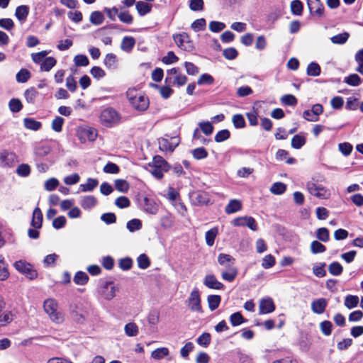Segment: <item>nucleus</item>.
I'll list each match as a JSON object with an SVG mask.
<instances>
[{
  "label": "nucleus",
  "instance_id": "nucleus-48",
  "mask_svg": "<svg viewBox=\"0 0 363 363\" xmlns=\"http://www.w3.org/2000/svg\"><path fill=\"white\" fill-rule=\"evenodd\" d=\"M359 301V297L357 296L348 295L345 297L344 303L347 308L351 309L357 306Z\"/></svg>",
  "mask_w": 363,
  "mask_h": 363
},
{
  "label": "nucleus",
  "instance_id": "nucleus-38",
  "mask_svg": "<svg viewBox=\"0 0 363 363\" xmlns=\"http://www.w3.org/2000/svg\"><path fill=\"white\" fill-rule=\"evenodd\" d=\"M221 298L219 295H209L207 298L208 307L211 311L218 308L220 305Z\"/></svg>",
  "mask_w": 363,
  "mask_h": 363
},
{
  "label": "nucleus",
  "instance_id": "nucleus-52",
  "mask_svg": "<svg viewBox=\"0 0 363 363\" xmlns=\"http://www.w3.org/2000/svg\"><path fill=\"white\" fill-rule=\"evenodd\" d=\"M9 107L11 112L18 113L22 109L23 105L19 99H12L9 102Z\"/></svg>",
  "mask_w": 363,
  "mask_h": 363
},
{
  "label": "nucleus",
  "instance_id": "nucleus-8",
  "mask_svg": "<svg viewBox=\"0 0 363 363\" xmlns=\"http://www.w3.org/2000/svg\"><path fill=\"white\" fill-rule=\"evenodd\" d=\"M173 40L177 45L183 50L191 52L194 48L189 35L185 32L173 35Z\"/></svg>",
  "mask_w": 363,
  "mask_h": 363
},
{
  "label": "nucleus",
  "instance_id": "nucleus-40",
  "mask_svg": "<svg viewBox=\"0 0 363 363\" xmlns=\"http://www.w3.org/2000/svg\"><path fill=\"white\" fill-rule=\"evenodd\" d=\"M218 233V230L217 228H213L206 233L205 238L207 245L210 247L213 245Z\"/></svg>",
  "mask_w": 363,
  "mask_h": 363
},
{
  "label": "nucleus",
  "instance_id": "nucleus-35",
  "mask_svg": "<svg viewBox=\"0 0 363 363\" xmlns=\"http://www.w3.org/2000/svg\"><path fill=\"white\" fill-rule=\"evenodd\" d=\"M57 63L56 60L52 57H46L40 64V70L44 72H49L55 66Z\"/></svg>",
  "mask_w": 363,
  "mask_h": 363
},
{
  "label": "nucleus",
  "instance_id": "nucleus-31",
  "mask_svg": "<svg viewBox=\"0 0 363 363\" xmlns=\"http://www.w3.org/2000/svg\"><path fill=\"white\" fill-rule=\"evenodd\" d=\"M99 182L96 179L89 178L86 184H82L79 185V189L83 192L91 191L98 185Z\"/></svg>",
  "mask_w": 363,
  "mask_h": 363
},
{
  "label": "nucleus",
  "instance_id": "nucleus-54",
  "mask_svg": "<svg viewBox=\"0 0 363 363\" xmlns=\"http://www.w3.org/2000/svg\"><path fill=\"white\" fill-rule=\"evenodd\" d=\"M138 267L145 269L150 265L148 257L145 254H141L137 259Z\"/></svg>",
  "mask_w": 363,
  "mask_h": 363
},
{
  "label": "nucleus",
  "instance_id": "nucleus-11",
  "mask_svg": "<svg viewBox=\"0 0 363 363\" xmlns=\"http://www.w3.org/2000/svg\"><path fill=\"white\" fill-rule=\"evenodd\" d=\"M232 224L234 226H247L253 231L257 230V222L255 218L251 216H242L236 218L232 221Z\"/></svg>",
  "mask_w": 363,
  "mask_h": 363
},
{
  "label": "nucleus",
  "instance_id": "nucleus-25",
  "mask_svg": "<svg viewBox=\"0 0 363 363\" xmlns=\"http://www.w3.org/2000/svg\"><path fill=\"white\" fill-rule=\"evenodd\" d=\"M43 223V213L38 207H36L33 212L31 225L35 228H40Z\"/></svg>",
  "mask_w": 363,
  "mask_h": 363
},
{
  "label": "nucleus",
  "instance_id": "nucleus-6",
  "mask_svg": "<svg viewBox=\"0 0 363 363\" xmlns=\"http://www.w3.org/2000/svg\"><path fill=\"white\" fill-rule=\"evenodd\" d=\"M306 188L311 195L320 199H327L330 196V190L315 182L313 179L307 182Z\"/></svg>",
  "mask_w": 363,
  "mask_h": 363
},
{
  "label": "nucleus",
  "instance_id": "nucleus-58",
  "mask_svg": "<svg viewBox=\"0 0 363 363\" xmlns=\"http://www.w3.org/2000/svg\"><path fill=\"white\" fill-rule=\"evenodd\" d=\"M230 136V133L228 130L224 129L218 131L215 135V141L216 143H222L228 140Z\"/></svg>",
  "mask_w": 363,
  "mask_h": 363
},
{
  "label": "nucleus",
  "instance_id": "nucleus-32",
  "mask_svg": "<svg viewBox=\"0 0 363 363\" xmlns=\"http://www.w3.org/2000/svg\"><path fill=\"white\" fill-rule=\"evenodd\" d=\"M9 277L8 264L5 262L4 257L0 255V281H5Z\"/></svg>",
  "mask_w": 363,
  "mask_h": 363
},
{
  "label": "nucleus",
  "instance_id": "nucleus-43",
  "mask_svg": "<svg viewBox=\"0 0 363 363\" xmlns=\"http://www.w3.org/2000/svg\"><path fill=\"white\" fill-rule=\"evenodd\" d=\"M30 72L26 69H21L16 76V81L19 83H26L30 78Z\"/></svg>",
  "mask_w": 363,
  "mask_h": 363
},
{
  "label": "nucleus",
  "instance_id": "nucleus-17",
  "mask_svg": "<svg viewBox=\"0 0 363 363\" xmlns=\"http://www.w3.org/2000/svg\"><path fill=\"white\" fill-rule=\"evenodd\" d=\"M191 196L194 203L197 206L207 205L210 201L209 196L205 191L194 192Z\"/></svg>",
  "mask_w": 363,
  "mask_h": 363
},
{
  "label": "nucleus",
  "instance_id": "nucleus-1",
  "mask_svg": "<svg viewBox=\"0 0 363 363\" xmlns=\"http://www.w3.org/2000/svg\"><path fill=\"white\" fill-rule=\"evenodd\" d=\"M127 98L133 108L144 111L149 106V99L135 89H129L126 93Z\"/></svg>",
  "mask_w": 363,
  "mask_h": 363
},
{
  "label": "nucleus",
  "instance_id": "nucleus-28",
  "mask_svg": "<svg viewBox=\"0 0 363 363\" xmlns=\"http://www.w3.org/2000/svg\"><path fill=\"white\" fill-rule=\"evenodd\" d=\"M306 142V137L303 133L295 135L291 139V147L294 149L301 148Z\"/></svg>",
  "mask_w": 363,
  "mask_h": 363
},
{
  "label": "nucleus",
  "instance_id": "nucleus-2",
  "mask_svg": "<svg viewBox=\"0 0 363 363\" xmlns=\"http://www.w3.org/2000/svg\"><path fill=\"white\" fill-rule=\"evenodd\" d=\"M169 168L167 162L160 155L155 156L152 162L148 164V171L158 179L163 178L164 172H167Z\"/></svg>",
  "mask_w": 363,
  "mask_h": 363
},
{
  "label": "nucleus",
  "instance_id": "nucleus-26",
  "mask_svg": "<svg viewBox=\"0 0 363 363\" xmlns=\"http://www.w3.org/2000/svg\"><path fill=\"white\" fill-rule=\"evenodd\" d=\"M218 262L220 265L228 269L229 267H232L231 264H234L235 259L230 255L220 253L218 257Z\"/></svg>",
  "mask_w": 363,
  "mask_h": 363
},
{
  "label": "nucleus",
  "instance_id": "nucleus-44",
  "mask_svg": "<svg viewBox=\"0 0 363 363\" xmlns=\"http://www.w3.org/2000/svg\"><path fill=\"white\" fill-rule=\"evenodd\" d=\"M126 228L130 232L133 233L142 228V222L139 219L133 218L127 223Z\"/></svg>",
  "mask_w": 363,
  "mask_h": 363
},
{
  "label": "nucleus",
  "instance_id": "nucleus-23",
  "mask_svg": "<svg viewBox=\"0 0 363 363\" xmlns=\"http://www.w3.org/2000/svg\"><path fill=\"white\" fill-rule=\"evenodd\" d=\"M242 202L238 199H231L225 208L227 214L236 213L242 209Z\"/></svg>",
  "mask_w": 363,
  "mask_h": 363
},
{
  "label": "nucleus",
  "instance_id": "nucleus-27",
  "mask_svg": "<svg viewBox=\"0 0 363 363\" xmlns=\"http://www.w3.org/2000/svg\"><path fill=\"white\" fill-rule=\"evenodd\" d=\"M238 275V269L233 267L227 269L226 271H224L221 273V277L223 280L227 281L228 282H232L235 280Z\"/></svg>",
  "mask_w": 363,
  "mask_h": 363
},
{
  "label": "nucleus",
  "instance_id": "nucleus-64",
  "mask_svg": "<svg viewBox=\"0 0 363 363\" xmlns=\"http://www.w3.org/2000/svg\"><path fill=\"white\" fill-rule=\"evenodd\" d=\"M206 20L204 18H199L194 21L191 23V27L194 31L197 32L200 30H203L206 28Z\"/></svg>",
  "mask_w": 363,
  "mask_h": 363
},
{
  "label": "nucleus",
  "instance_id": "nucleus-59",
  "mask_svg": "<svg viewBox=\"0 0 363 363\" xmlns=\"http://www.w3.org/2000/svg\"><path fill=\"white\" fill-rule=\"evenodd\" d=\"M74 62L76 66L85 67L89 63L88 57L84 55H77L74 57Z\"/></svg>",
  "mask_w": 363,
  "mask_h": 363
},
{
  "label": "nucleus",
  "instance_id": "nucleus-33",
  "mask_svg": "<svg viewBox=\"0 0 363 363\" xmlns=\"http://www.w3.org/2000/svg\"><path fill=\"white\" fill-rule=\"evenodd\" d=\"M29 13V7L26 5H21L16 8L15 16L21 21H25Z\"/></svg>",
  "mask_w": 363,
  "mask_h": 363
},
{
  "label": "nucleus",
  "instance_id": "nucleus-39",
  "mask_svg": "<svg viewBox=\"0 0 363 363\" xmlns=\"http://www.w3.org/2000/svg\"><path fill=\"white\" fill-rule=\"evenodd\" d=\"M349 37V33L344 32L331 37L330 40L333 44L342 45L347 41Z\"/></svg>",
  "mask_w": 363,
  "mask_h": 363
},
{
  "label": "nucleus",
  "instance_id": "nucleus-57",
  "mask_svg": "<svg viewBox=\"0 0 363 363\" xmlns=\"http://www.w3.org/2000/svg\"><path fill=\"white\" fill-rule=\"evenodd\" d=\"M230 321L233 326H238L242 323L245 319L240 312H236L230 315Z\"/></svg>",
  "mask_w": 363,
  "mask_h": 363
},
{
  "label": "nucleus",
  "instance_id": "nucleus-22",
  "mask_svg": "<svg viewBox=\"0 0 363 363\" xmlns=\"http://www.w3.org/2000/svg\"><path fill=\"white\" fill-rule=\"evenodd\" d=\"M96 199L91 195L82 196L79 201L81 206L85 210L94 208L96 205Z\"/></svg>",
  "mask_w": 363,
  "mask_h": 363
},
{
  "label": "nucleus",
  "instance_id": "nucleus-12",
  "mask_svg": "<svg viewBox=\"0 0 363 363\" xmlns=\"http://www.w3.org/2000/svg\"><path fill=\"white\" fill-rule=\"evenodd\" d=\"M14 267L19 272L25 274L27 277L32 279L37 277L36 271L32 269L30 264L19 260L14 263Z\"/></svg>",
  "mask_w": 363,
  "mask_h": 363
},
{
  "label": "nucleus",
  "instance_id": "nucleus-16",
  "mask_svg": "<svg viewBox=\"0 0 363 363\" xmlns=\"http://www.w3.org/2000/svg\"><path fill=\"white\" fill-rule=\"evenodd\" d=\"M203 284L208 289L220 290L224 288V285L220 282L214 274H207L203 279Z\"/></svg>",
  "mask_w": 363,
  "mask_h": 363
},
{
  "label": "nucleus",
  "instance_id": "nucleus-24",
  "mask_svg": "<svg viewBox=\"0 0 363 363\" xmlns=\"http://www.w3.org/2000/svg\"><path fill=\"white\" fill-rule=\"evenodd\" d=\"M104 65L107 69H116L118 68V59L115 54L108 53L104 60Z\"/></svg>",
  "mask_w": 363,
  "mask_h": 363
},
{
  "label": "nucleus",
  "instance_id": "nucleus-15",
  "mask_svg": "<svg viewBox=\"0 0 363 363\" xmlns=\"http://www.w3.org/2000/svg\"><path fill=\"white\" fill-rule=\"evenodd\" d=\"M171 141L166 138L159 139V147L162 151L173 152L179 145V140L177 138H172Z\"/></svg>",
  "mask_w": 363,
  "mask_h": 363
},
{
  "label": "nucleus",
  "instance_id": "nucleus-30",
  "mask_svg": "<svg viewBox=\"0 0 363 363\" xmlns=\"http://www.w3.org/2000/svg\"><path fill=\"white\" fill-rule=\"evenodd\" d=\"M23 124L27 129L34 131L38 130L42 126V123L40 121H38L33 118H24Z\"/></svg>",
  "mask_w": 363,
  "mask_h": 363
},
{
  "label": "nucleus",
  "instance_id": "nucleus-51",
  "mask_svg": "<svg viewBox=\"0 0 363 363\" xmlns=\"http://www.w3.org/2000/svg\"><path fill=\"white\" fill-rule=\"evenodd\" d=\"M129 187V184L126 180L121 179L115 180V188L118 191L125 193L128 191Z\"/></svg>",
  "mask_w": 363,
  "mask_h": 363
},
{
  "label": "nucleus",
  "instance_id": "nucleus-61",
  "mask_svg": "<svg viewBox=\"0 0 363 363\" xmlns=\"http://www.w3.org/2000/svg\"><path fill=\"white\" fill-rule=\"evenodd\" d=\"M191 153L196 160H202L208 156V152L204 147H197L193 150Z\"/></svg>",
  "mask_w": 363,
  "mask_h": 363
},
{
  "label": "nucleus",
  "instance_id": "nucleus-50",
  "mask_svg": "<svg viewBox=\"0 0 363 363\" xmlns=\"http://www.w3.org/2000/svg\"><path fill=\"white\" fill-rule=\"evenodd\" d=\"M89 280L88 275L84 272H78L74 277V281L78 285H84Z\"/></svg>",
  "mask_w": 363,
  "mask_h": 363
},
{
  "label": "nucleus",
  "instance_id": "nucleus-41",
  "mask_svg": "<svg viewBox=\"0 0 363 363\" xmlns=\"http://www.w3.org/2000/svg\"><path fill=\"white\" fill-rule=\"evenodd\" d=\"M320 67L316 62H311L307 67V74L312 77H318L320 74Z\"/></svg>",
  "mask_w": 363,
  "mask_h": 363
},
{
  "label": "nucleus",
  "instance_id": "nucleus-60",
  "mask_svg": "<svg viewBox=\"0 0 363 363\" xmlns=\"http://www.w3.org/2000/svg\"><path fill=\"white\" fill-rule=\"evenodd\" d=\"M233 123L236 128H242L245 126V121L242 115L235 114L232 118Z\"/></svg>",
  "mask_w": 363,
  "mask_h": 363
},
{
  "label": "nucleus",
  "instance_id": "nucleus-19",
  "mask_svg": "<svg viewBox=\"0 0 363 363\" xmlns=\"http://www.w3.org/2000/svg\"><path fill=\"white\" fill-rule=\"evenodd\" d=\"M307 4L312 15L318 16L323 15L324 7L320 0H307Z\"/></svg>",
  "mask_w": 363,
  "mask_h": 363
},
{
  "label": "nucleus",
  "instance_id": "nucleus-63",
  "mask_svg": "<svg viewBox=\"0 0 363 363\" xmlns=\"http://www.w3.org/2000/svg\"><path fill=\"white\" fill-rule=\"evenodd\" d=\"M115 205L119 208H125L130 206V201L126 196H119L115 200Z\"/></svg>",
  "mask_w": 363,
  "mask_h": 363
},
{
  "label": "nucleus",
  "instance_id": "nucleus-46",
  "mask_svg": "<svg viewBox=\"0 0 363 363\" xmlns=\"http://www.w3.org/2000/svg\"><path fill=\"white\" fill-rule=\"evenodd\" d=\"M329 272L333 276H339L342 274L343 268L337 262H333L328 266Z\"/></svg>",
  "mask_w": 363,
  "mask_h": 363
},
{
  "label": "nucleus",
  "instance_id": "nucleus-62",
  "mask_svg": "<svg viewBox=\"0 0 363 363\" xmlns=\"http://www.w3.org/2000/svg\"><path fill=\"white\" fill-rule=\"evenodd\" d=\"M281 102L284 105L294 106L297 104V99L294 95L286 94L281 96Z\"/></svg>",
  "mask_w": 363,
  "mask_h": 363
},
{
  "label": "nucleus",
  "instance_id": "nucleus-56",
  "mask_svg": "<svg viewBox=\"0 0 363 363\" xmlns=\"http://www.w3.org/2000/svg\"><path fill=\"white\" fill-rule=\"evenodd\" d=\"M326 250L325 245L320 242L314 240L311 244V251L313 254L324 252Z\"/></svg>",
  "mask_w": 363,
  "mask_h": 363
},
{
  "label": "nucleus",
  "instance_id": "nucleus-37",
  "mask_svg": "<svg viewBox=\"0 0 363 363\" xmlns=\"http://www.w3.org/2000/svg\"><path fill=\"white\" fill-rule=\"evenodd\" d=\"M169 351L167 347H160L153 350L151 353V357L157 360L163 359L169 355Z\"/></svg>",
  "mask_w": 363,
  "mask_h": 363
},
{
  "label": "nucleus",
  "instance_id": "nucleus-4",
  "mask_svg": "<svg viewBox=\"0 0 363 363\" xmlns=\"http://www.w3.org/2000/svg\"><path fill=\"white\" fill-rule=\"evenodd\" d=\"M117 288L113 281H101L96 289V296L99 299L110 301L116 296Z\"/></svg>",
  "mask_w": 363,
  "mask_h": 363
},
{
  "label": "nucleus",
  "instance_id": "nucleus-13",
  "mask_svg": "<svg viewBox=\"0 0 363 363\" xmlns=\"http://www.w3.org/2000/svg\"><path fill=\"white\" fill-rule=\"evenodd\" d=\"M79 138L82 143H85L86 140L93 142L97 138V130L94 128H84L79 131Z\"/></svg>",
  "mask_w": 363,
  "mask_h": 363
},
{
  "label": "nucleus",
  "instance_id": "nucleus-42",
  "mask_svg": "<svg viewBox=\"0 0 363 363\" xmlns=\"http://www.w3.org/2000/svg\"><path fill=\"white\" fill-rule=\"evenodd\" d=\"M344 82L348 85L357 86L361 84L362 79L357 74H351L345 78Z\"/></svg>",
  "mask_w": 363,
  "mask_h": 363
},
{
  "label": "nucleus",
  "instance_id": "nucleus-10",
  "mask_svg": "<svg viewBox=\"0 0 363 363\" xmlns=\"http://www.w3.org/2000/svg\"><path fill=\"white\" fill-rule=\"evenodd\" d=\"M142 210L146 213L155 215L158 212V205L153 199L144 196L140 201Z\"/></svg>",
  "mask_w": 363,
  "mask_h": 363
},
{
  "label": "nucleus",
  "instance_id": "nucleus-9",
  "mask_svg": "<svg viewBox=\"0 0 363 363\" xmlns=\"http://www.w3.org/2000/svg\"><path fill=\"white\" fill-rule=\"evenodd\" d=\"M187 306L189 309L193 312H198L201 313L203 312L200 293L197 289H194L190 293V295L186 301Z\"/></svg>",
  "mask_w": 363,
  "mask_h": 363
},
{
  "label": "nucleus",
  "instance_id": "nucleus-36",
  "mask_svg": "<svg viewBox=\"0 0 363 363\" xmlns=\"http://www.w3.org/2000/svg\"><path fill=\"white\" fill-rule=\"evenodd\" d=\"M38 94V91L34 87H30L24 92L25 99L29 104H34Z\"/></svg>",
  "mask_w": 363,
  "mask_h": 363
},
{
  "label": "nucleus",
  "instance_id": "nucleus-49",
  "mask_svg": "<svg viewBox=\"0 0 363 363\" xmlns=\"http://www.w3.org/2000/svg\"><path fill=\"white\" fill-rule=\"evenodd\" d=\"M13 319V315L11 311H4L3 313H0V327L6 325L10 323Z\"/></svg>",
  "mask_w": 363,
  "mask_h": 363
},
{
  "label": "nucleus",
  "instance_id": "nucleus-5",
  "mask_svg": "<svg viewBox=\"0 0 363 363\" xmlns=\"http://www.w3.org/2000/svg\"><path fill=\"white\" fill-rule=\"evenodd\" d=\"M99 119L104 126L111 128L120 122L121 116L113 108H106L101 111Z\"/></svg>",
  "mask_w": 363,
  "mask_h": 363
},
{
  "label": "nucleus",
  "instance_id": "nucleus-29",
  "mask_svg": "<svg viewBox=\"0 0 363 363\" xmlns=\"http://www.w3.org/2000/svg\"><path fill=\"white\" fill-rule=\"evenodd\" d=\"M135 9L140 16H143L151 11L152 5L146 2L139 1L135 4Z\"/></svg>",
  "mask_w": 363,
  "mask_h": 363
},
{
  "label": "nucleus",
  "instance_id": "nucleus-3",
  "mask_svg": "<svg viewBox=\"0 0 363 363\" xmlns=\"http://www.w3.org/2000/svg\"><path fill=\"white\" fill-rule=\"evenodd\" d=\"M43 308L48 315L50 319L56 324L63 323L65 318L63 314L58 311L57 302L53 298H48L44 301Z\"/></svg>",
  "mask_w": 363,
  "mask_h": 363
},
{
  "label": "nucleus",
  "instance_id": "nucleus-34",
  "mask_svg": "<svg viewBox=\"0 0 363 363\" xmlns=\"http://www.w3.org/2000/svg\"><path fill=\"white\" fill-rule=\"evenodd\" d=\"M135 40L133 37H124L121 44V48L125 52H130L134 47Z\"/></svg>",
  "mask_w": 363,
  "mask_h": 363
},
{
  "label": "nucleus",
  "instance_id": "nucleus-47",
  "mask_svg": "<svg viewBox=\"0 0 363 363\" xmlns=\"http://www.w3.org/2000/svg\"><path fill=\"white\" fill-rule=\"evenodd\" d=\"M90 22L96 26L101 24L104 20V15L100 11H93L90 15Z\"/></svg>",
  "mask_w": 363,
  "mask_h": 363
},
{
  "label": "nucleus",
  "instance_id": "nucleus-20",
  "mask_svg": "<svg viewBox=\"0 0 363 363\" xmlns=\"http://www.w3.org/2000/svg\"><path fill=\"white\" fill-rule=\"evenodd\" d=\"M328 306V301L324 298L315 299L311 302V311L315 314H322Z\"/></svg>",
  "mask_w": 363,
  "mask_h": 363
},
{
  "label": "nucleus",
  "instance_id": "nucleus-18",
  "mask_svg": "<svg viewBox=\"0 0 363 363\" xmlns=\"http://www.w3.org/2000/svg\"><path fill=\"white\" fill-rule=\"evenodd\" d=\"M275 306L271 298H263L259 302V314H267L274 311Z\"/></svg>",
  "mask_w": 363,
  "mask_h": 363
},
{
  "label": "nucleus",
  "instance_id": "nucleus-45",
  "mask_svg": "<svg viewBox=\"0 0 363 363\" xmlns=\"http://www.w3.org/2000/svg\"><path fill=\"white\" fill-rule=\"evenodd\" d=\"M124 330L128 337H135L138 333V327L135 323H129L125 325Z\"/></svg>",
  "mask_w": 363,
  "mask_h": 363
},
{
  "label": "nucleus",
  "instance_id": "nucleus-21",
  "mask_svg": "<svg viewBox=\"0 0 363 363\" xmlns=\"http://www.w3.org/2000/svg\"><path fill=\"white\" fill-rule=\"evenodd\" d=\"M51 147L46 144H37L33 148L34 155L37 157H44L51 151Z\"/></svg>",
  "mask_w": 363,
  "mask_h": 363
},
{
  "label": "nucleus",
  "instance_id": "nucleus-53",
  "mask_svg": "<svg viewBox=\"0 0 363 363\" xmlns=\"http://www.w3.org/2000/svg\"><path fill=\"white\" fill-rule=\"evenodd\" d=\"M291 9L293 14L300 16L303 11V4L299 0H294L291 3Z\"/></svg>",
  "mask_w": 363,
  "mask_h": 363
},
{
  "label": "nucleus",
  "instance_id": "nucleus-55",
  "mask_svg": "<svg viewBox=\"0 0 363 363\" xmlns=\"http://www.w3.org/2000/svg\"><path fill=\"white\" fill-rule=\"evenodd\" d=\"M276 263L275 258L272 255H267L264 257L262 261V267L264 269H269L274 266Z\"/></svg>",
  "mask_w": 363,
  "mask_h": 363
},
{
  "label": "nucleus",
  "instance_id": "nucleus-7",
  "mask_svg": "<svg viewBox=\"0 0 363 363\" xmlns=\"http://www.w3.org/2000/svg\"><path fill=\"white\" fill-rule=\"evenodd\" d=\"M186 82V76L180 73L178 68L174 67L167 70L165 83L168 85L182 86Z\"/></svg>",
  "mask_w": 363,
  "mask_h": 363
},
{
  "label": "nucleus",
  "instance_id": "nucleus-14",
  "mask_svg": "<svg viewBox=\"0 0 363 363\" xmlns=\"http://www.w3.org/2000/svg\"><path fill=\"white\" fill-rule=\"evenodd\" d=\"M16 155L13 152L3 151L0 152V165L3 167L13 166L16 160Z\"/></svg>",
  "mask_w": 363,
  "mask_h": 363
}]
</instances>
